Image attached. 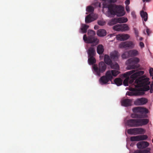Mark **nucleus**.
Here are the masks:
<instances>
[{"mask_svg":"<svg viewBox=\"0 0 153 153\" xmlns=\"http://www.w3.org/2000/svg\"><path fill=\"white\" fill-rule=\"evenodd\" d=\"M97 35L100 37H103L106 36V31L103 29L98 30L97 33Z\"/></svg>","mask_w":153,"mask_h":153,"instance_id":"obj_21","label":"nucleus"},{"mask_svg":"<svg viewBox=\"0 0 153 153\" xmlns=\"http://www.w3.org/2000/svg\"><path fill=\"white\" fill-rule=\"evenodd\" d=\"M140 14L142 19H143L144 21L146 22L147 20L148 15L147 12L143 10H142L140 12Z\"/></svg>","mask_w":153,"mask_h":153,"instance_id":"obj_22","label":"nucleus"},{"mask_svg":"<svg viewBox=\"0 0 153 153\" xmlns=\"http://www.w3.org/2000/svg\"><path fill=\"white\" fill-rule=\"evenodd\" d=\"M94 21L93 18L91 16V14L87 16L85 18V21L86 23H90Z\"/></svg>","mask_w":153,"mask_h":153,"instance_id":"obj_27","label":"nucleus"},{"mask_svg":"<svg viewBox=\"0 0 153 153\" xmlns=\"http://www.w3.org/2000/svg\"><path fill=\"white\" fill-rule=\"evenodd\" d=\"M88 56H94L96 53L94 48L93 47H90L88 50Z\"/></svg>","mask_w":153,"mask_h":153,"instance_id":"obj_19","label":"nucleus"},{"mask_svg":"<svg viewBox=\"0 0 153 153\" xmlns=\"http://www.w3.org/2000/svg\"><path fill=\"white\" fill-rule=\"evenodd\" d=\"M126 11L128 12H129V11H130L129 8V6L128 5L126 6Z\"/></svg>","mask_w":153,"mask_h":153,"instance_id":"obj_45","label":"nucleus"},{"mask_svg":"<svg viewBox=\"0 0 153 153\" xmlns=\"http://www.w3.org/2000/svg\"><path fill=\"white\" fill-rule=\"evenodd\" d=\"M152 143H153V139L152 140Z\"/></svg>","mask_w":153,"mask_h":153,"instance_id":"obj_50","label":"nucleus"},{"mask_svg":"<svg viewBox=\"0 0 153 153\" xmlns=\"http://www.w3.org/2000/svg\"><path fill=\"white\" fill-rule=\"evenodd\" d=\"M140 61L139 59L137 57L131 58L128 59L126 62L128 64L127 68L131 70L138 68L139 67L138 63Z\"/></svg>","mask_w":153,"mask_h":153,"instance_id":"obj_6","label":"nucleus"},{"mask_svg":"<svg viewBox=\"0 0 153 153\" xmlns=\"http://www.w3.org/2000/svg\"><path fill=\"white\" fill-rule=\"evenodd\" d=\"M137 147L139 149H143L147 147L149 145V143L146 141H142L139 142L137 144Z\"/></svg>","mask_w":153,"mask_h":153,"instance_id":"obj_17","label":"nucleus"},{"mask_svg":"<svg viewBox=\"0 0 153 153\" xmlns=\"http://www.w3.org/2000/svg\"><path fill=\"white\" fill-rule=\"evenodd\" d=\"M117 18H113L110 20L108 23V25L110 26H112L118 23Z\"/></svg>","mask_w":153,"mask_h":153,"instance_id":"obj_28","label":"nucleus"},{"mask_svg":"<svg viewBox=\"0 0 153 153\" xmlns=\"http://www.w3.org/2000/svg\"><path fill=\"white\" fill-rule=\"evenodd\" d=\"M151 0H143V2H145V1L146 2H150Z\"/></svg>","mask_w":153,"mask_h":153,"instance_id":"obj_48","label":"nucleus"},{"mask_svg":"<svg viewBox=\"0 0 153 153\" xmlns=\"http://www.w3.org/2000/svg\"><path fill=\"white\" fill-rule=\"evenodd\" d=\"M146 31L147 35L149 36L150 35V34L152 33L151 31L150 30V29L149 28H146Z\"/></svg>","mask_w":153,"mask_h":153,"instance_id":"obj_40","label":"nucleus"},{"mask_svg":"<svg viewBox=\"0 0 153 153\" xmlns=\"http://www.w3.org/2000/svg\"><path fill=\"white\" fill-rule=\"evenodd\" d=\"M140 46L141 48H143L144 46V43L141 42H140Z\"/></svg>","mask_w":153,"mask_h":153,"instance_id":"obj_43","label":"nucleus"},{"mask_svg":"<svg viewBox=\"0 0 153 153\" xmlns=\"http://www.w3.org/2000/svg\"><path fill=\"white\" fill-rule=\"evenodd\" d=\"M108 71L110 72L111 75H112V77L113 76L115 77L120 73L119 71L114 70L111 71L109 70Z\"/></svg>","mask_w":153,"mask_h":153,"instance_id":"obj_32","label":"nucleus"},{"mask_svg":"<svg viewBox=\"0 0 153 153\" xmlns=\"http://www.w3.org/2000/svg\"><path fill=\"white\" fill-rule=\"evenodd\" d=\"M137 134H144L145 130L144 129L141 128H137Z\"/></svg>","mask_w":153,"mask_h":153,"instance_id":"obj_34","label":"nucleus"},{"mask_svg":"<svg viewBox=\"0 0 153 153\" xmlns=\"http://www.w3.org/2000/svg\"><path fill=\"white\" fill-rule=\"evenodd\" d=\"M125 3L126 5H128L130 4V0H126L125 1Z\"/></svg>","mask_w":153,"mask_h":153,"instance_id":"obj_44","label":"nucleus"},{"mask_svg":"<svg viewBox=\"0 0 153 153\" xmlns=\"http://www.w3.org/2000/svg\"><path fill=\"white\" fill-rule=\"evenodd\" d=\"M133 153H142V150H137L135 151Z\"/></svg>","mask_w":153,"mask_h":153,"instance_id":"obj_42","label":"nucleus"},{"mask_svg":"<svg viewBox=\"0 0 153 153\" xmlns=\"http://www.w3.org/2000/svg\"><path fill=\"white\" fill-rule=\"evenodd\" d=\"M97 23L100 26H103L105 25L106 22L103 20H100L98 21Z\"/></svg>","mask_w":153,"mask_h":153,"instance_id":"obj_36","label":"nucleus"},{"mask_svg":"<svg viewBox=\"0 0 153 153\" xmlns=\"http://www.w3.org/2000/svg\"><path fill=\"white\" fill-rule=\"evenodd\" d=\"M150 92L151 93H152L153 92V82H152V83L150 85Z\"/></svg>","mask_w":153,"mask_h":153,"instance_id":"obj_38","label":"nucleus"},{"mask_svg":"<svg viewBox=\"0 0 153 153\" xmlns=\"http://www.w3.org/2000/svg\"><path fill=\"white\" fill-rule=\"evenodd\" d=\"M134 30V33L135 34V35H136V36L137 38V39H138V37H139V33L138 32V31L137 28H133Z\"/></svg>","mask_w":153,"mask_h":153,"instance_id":"obj_37","label":"nucleus"},{"mask_svg":"<svg viewBox=\"0 0 153 153\" xmlns=\"http://www.w3.org/2000/svg\"><path fill=\"white\" fill-rule=\"evenodd\" d=\"M135 71V70H133L126 72L123 74V77L126 78L124 80L123 84L125 86L128 85V82L130 84H132L134 80H136L137 77L139 76L142 75L144 73L143 71Z\"/></svg>","mask_w":153,"mask_h":153,"instance_id":"obj_2","label":"nucleus"},{"mask_svg":"<svg viewBox=\"0 0 153 153\" xmlns=\"http://www.w3.org/2000/svg\"><path fill=\"white\" fill-rule=\"evenodd\" d=\"M94 8L91 6H88L86 8V11L89 12H92L94 11Z\"/></svg>","mask_w":153,"mask_h":153,"instance_id":"obj_35","label":"nucleus"},{"mask_svg":"<svg viewBox=\"0 0 153 153\" xmlns=\"http://www.w3.org/2000/svg\"><path fill=\"white\" fill-rule=\"evenodd\" d=\"M118 52L116 51L111 52L110 54L111 58L112 59L115 60H116L118 59Z\"/></svg>","mask_w":153,"mask_h":153,"instance_id":"obj_20","label":"nucleus"},{"mask_svg":"<svg viewBox=\"0 0 153 153\" xmlns=\"http://www.w3.org/2000/svg\"><path fill=\"white\" fill-rule=\"evenodd\" d=\"M131 14L134 18L136 17V15L135 14V13L134 12H132L131 13Z\"/></svg>","mask_w":153,"mask_h":153,"instance_id":"obj_46","label":"nucleus"},{"mask_svg":"<svg viewBox=\"0 0 153 153\" xmlns=\"http://www.w3.org/2000/svg\"><path fill=\"white\" fill-rule=\"evenodd\" d=\"M139 54L137 51L135 49L131 50L125 52L122 55L123 59H126L129 57L134 56L137 55Z\"/></svg>","mask_w":153,"mask_h":153,"instance_id":"obj_10","label":"nucleus"},{"mask_svg":"<svg viewBox=\"0 0 153 153\" xmlns=\"http://www.w3.org/2000/svg\"><path fill=\"white\" fill-rule=\"evenodd\" d=\"M131 117L132 118H133L142 119L147 117V115L146 114H131Z\"/></svg>","mask_w":153,"mask_h":153,"instance_id":"obj_18","label":"nucleus"},{"mask_svg":"<svg viewBox=\"0 0 153 153\" xmlns=\"http://www.w3.org/2000/svg\"><path fill=\"white\" fill-rule=\"evenodd\" d=\"M104 51L103 46L102 45H99L97 47V52L99 54H102Z\"/></svg>","mask_w":153,"mask_h":153,"instance_id":"obj_26","label":"nucleus"},{"mask_svg":"<svg viewBox=\"0 0 153 153\" xmlns=\"http://www.w3.org/2000/svg\"><path fill=\"white\" fill-rule=\"evenodd\" d=\"M114 30L117 31L124 32L129 30V28L127 24H117L113 27Z\"/></svg>","mask_w":153,"mask_h":153,"instance_id":"obj_9","label":"nucleus"},{"mask_svg":"<svg viewBox=\"0 0 153 153\" xmlns=\"http://www.w3.org/2000/svg\"><path fill=\"white\" fill-rule=\"evenodd\" d=\"M117 20L118 23H124L127 22L128 21V19L124 17H119L118 18Z\"/></svg>","mask_w":153,"mask_h":153,"instance_id":"obj_29","label":"nucleus"},{"mask_svg":"<svg viewBox=\"0 0 153 153\" xmlns=\"http://www.w3.org/2000/svg\"><path fill=\"white\" fill-rule=\"evenodd\" d=\"M93 68L96 72L97 75L100 76V73H103L105 70L106 68V65L103 62H101L99 64V67L97 65H94L93 66Z\"/></svg>","mask_w":153,"mask_h":153,"instance_id":"obj_7","label":"nucleus"},{"mask_svg":"<svg viewBox=\"0 0 153 153\" xmlns=\"http://www.w3.org/2000/svg\"><path fill=\"white\" fill-rule=\"evenodd\" d=\"M149 121V120L147 119H130L126 121V124L130 127H137L146 125Z\"/></svg>","mask_w":153,"mask_h":153,"instance_id":"obj_4","label":"nucleus"},{"mask_svg":"<svg viewBox=\"0 0 153 153\" xmlns=\"http://www.w3.org/2000/svg\"><path fill=\"white\" fill-rule=\"evenodd\" d=\"M109 65H110V67L112 69L116 70H119V66L117 63H113L112 62Z\"/></svg>","mask_w":153,"mask_h":153,"instance_id":"obj_33","label":"nucleus"},{"mask_svg":"<svg viewBox=\"0 0 153 153\" xmlns=\"http://www.w3.org/2000/svg\"><path fill=\"white\" fill-rule=\"evenodd\" d=\"M114 82L117 85L119 86L122 84L123 80L120 78H117L114 80Z\"/></svg>","mask_w":153,"mask_h":153,"instance_id":"obj_31","label":"nucleus"},{"mask_svg":"<svg viewBox=\"0 0 153 153\" xmlns=\"http://www.w3.org/2000/svg\"><path fill=\"white\" fill-rule=\"evenodd\" d=\"M104 61L105 63L107 65H109L112 62L108 55H105Z\"/></svg>","mask_w":153,"mask_h":153,"instance_id":"obj_25","label":"nucleus"},{"mask_svg":"<svg viewBox=\"0 0 153 153\" xmlns=\"http://www.w3.org/2000/svg\"><path fill=\"white\" fill-rule=\"evenodd\" d=\"M148 102L147 100L144 98L137 99L134 102V104L137 105L146 104Z\"/></svg>","mask_w":153,"mask_h":153,"instance_id":"obj_14","label":"nucleus"},{"mask_svg":"<svg viewBox=\"0 0 153 153\" xmlns=\"http://www.w3.org/2000/svg\"><path fill=\"white\" fill-rule=\"evenodd\" d=\"M88 62L90 65H93L96 62V60L94 56H88Z\"/></svg>","mask_w":153,"mask_h":153,"instance_id":"obj_30","label":"nucleus"},{"mask_svg":"<svg viewBox=\"0 0 153 153\" xmlns=\"http://www.w3.org/2000/svg\"><path fill=\"white\" fill-rule=\"evenodd\" d=\"M89 27V26L88 25L86 24H82L80 28L81 32L82 33H85Z\"/></svg>","mask_w":153,"mask_h":153,"instance_id":"obj_24","label":"nucleus"},{"mask_svg":"<svg viewBox=\"0 0 153 153\" xmlns=\"http://www.w3.org/2000/svg\"><path fill=\"white\" fill-rule=\"evenodd\" d=\"M132 111L134 113H140V114H146L148 112V110L147 109L141 107H134L133 108Z\"/></svg>","mask_w":153,"mask_h":153,"instance_id":"obj_11","label":"nucleus"},{"mask_svg":"<svg viewBox=\"0 0 153 153\" xmlns=\"http://www.w3.org/2000/svg\"><path fill=\"white\" fill-rule=\"evenodd\" d=\"M148 136L147 135H143L131 137L130 138V140L132 141H139L146 140Z\"/></svg>","mask_w":153,"mask_h":153,"instance_id":"obj_13","label":"nucleus"},{"mask_svg":"<svg viewBox=\"0 0 153 153\" xmlns=\"http://www.w3.org/2000/svg\"><path fill=\"white\" fill-rule=\"evenodd\" d=\"M108 9V16L113 17L115 15L117 16H122L125 13L124 8L121 6L110 4L106 7Z\"/></svg>","mask_w":153,"mask_h":153,"instance_id":"obj_3","label":"nucleus"},{"mask_svg":"<svg viewBox=\"0 0 153 153\" xmlns=\"http://www.w3.org/2000/svg\"><path fill=\"white\" fill-rule=\"evenodd\" d=\"M102 0V1H105V0Z\"/></svg>","mask_w":153,"mask_h":153,"instance_id":"obj_51","label":"nucleus"},{"mask_svg":"<svg viewBox=\"0 0 153 153\" xmlns=\"http://www.w3.org/2000/svg\"><path fill=\"white\" fill-rule=\"evenodd\" d=\"M129 37V35L127 34H120L116 36L117 39L121 41L127 40Z\"/></svg>","mask_w":153,"mask_h":153,"instance_id":"obj_15","label":"nucleus"},{"mask_svg":"<svg viewBox=\"0 0 153 153\" xmlns=\"http://www.w3.org/2000/svg\"><path fill=\"white\" fill-rule=\"evenodd\" d=\"M149 79L146 77L145 76H142L138 79H136L134 82V85L136 88L143 87V88H132L131 92H128L127 95L128 96H140L144 94V91H147L150 89L149 85L150 82L149 81Z\"/></svg>","mask_w":153,"mask_h":153,"instance_id":"obj_1","label":"nucleus"},{"mask_svg":"<svg viewBox=\"0 0 153 153\" xmlns=\"http://www.w3.org/2000/svg\"><path fill=\"white\" fill-rule=\"evenodd\" d=\"M88 36L87 37L86 35L85 34L83 37L84 41L87 43H94L96 45L99 42V40L94 36L96 34L95 32L91 30H89L88 31Z\"/></svg>","mask_w":153,"mask_h":153,"instance_id":"obj_5","label":"nucleus"},{"mask_svg":"<svg viewBox=\"0 0 153 153\" xmlns=\"http://www.w3.org/2000/svg\"><path fill=\"white\" fill-rule=\"evenodd\" d=\"M149 73L151 76H153V68H151L149 70Z\"/></svg>","mask_w":153,"mask_h":153,"instance_id":"obj_39","label":"nucleus"},{"mask_svg":"<svg viewBox=\"0 0 153 153\" xmlns=\"http://www.w3.org/2000/svg\"><path fill=\"white\" fill-rule=\"evenodd\" d=\"M127 132L128 133L130 134L134 135L137 134V128L128 129Z\"/></svg>","mask_w":153,"mask_h":153,"instance_id":"obj_23","label":"nucleus"},{"mask_svg":"<svg viewBox=\"0 0 153 153\" xmlns=\"http://www.w3.org/2000/svg\"><path fill=\"white\" fill-rule=\"evenodd\" d=\"M149 152V151L147 149L142 150V153H148Z\"/></svg>","mask_w":153,"mask_h":153,"instance_id":"obj_41","label":"nucleus"},{"mask_svg":"<svg viewBox=\"0 0 153 153\" xmlns=\"http://www.w3.org/2000/svg\"><path fill=\"white\" fill-rule=\"evenodd\" d=\"M143 38L142 37H140V39H139V40H142L143 39Z\"/></svg>","mask_w":153,"mask_h":153,"instance_id":"obj_49","label":"nucleus"},{"mask_svg":"<svg viewBox=\"0 0 153 153\" xmlns=\"http://www.w3.org/2000/svg\"><path fill=\"white\" fill-rule=\"evenodd\" d=\"M134 44L131 41L122 42L119 45L120 48L126 49L132 48L134 47Z\"/></svg>","mask_w":153,"mask_h":153,"instance_id":"obj_12","label":"nucleus"},{"mask_svg":"<svg viewBox=\"0 0 153 153\" xmlns=\"http://www.w3.org/2000/svg\"><path fill=\"white\" fill-rule=\"evenodd\" d=\"M113 79V77L111 75L110 71H107L105 76H102L100 79V83L102 84H105L107 83L110 81H111Z\"/></svg>","mask_w":153,"mask_h":153,"instance_id":"obj_8","label":"nucleus"},{"mask_svg":"<svg viewBox=\"0 0 153 153\" xmlns=\"http://www.w3.org/2000/svg\"><path fill=\"white\" fill-rule=\"evenodd\" d=\"M99 28V26L97 25H95L94 26V29L95 30H97Z\"/></svg>","mask_w":153,"mask_h":153,"instance_id":"obj_47","label":"nucleus"},{"mask_svg":"<svg viewBox=\"0 0 153 153\" xmlns=\"http://www.w3.org/2000/svg\"><path fill=\"white\" fill-rule=\"evenodd\" d=\"M132 102V100L127 99H123L121 101L122 105L125 107L131 106Z\"/></svg>","mask_w":153,"mask_h":153,"instance_id":"obj_16","label":"nucleus"}]
</instances>
